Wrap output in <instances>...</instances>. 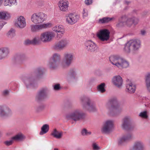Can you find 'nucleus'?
Masks as SVG:
<instances>
[{
  "mask_svg": "<svg viewBox=\"0 0 150 150\" xmlns=\"http://www.w3.org/2000/svg\"><path fill=\"white\" fill-rule=\"evenodd\" d=\"M1 132H0V136L1 135Z\"/></svg>",
  "mask_w": 150,
  "mask_h": 150,
  "instance_id": "58",
  "label": "nucleus"
},
{
  "mask_svg": "<svg viewBox=\"0 0 150 150\" xmlns=\"http://www.w3.org/2000/svg\"><path fill=\"white\" fill-rule=\"evenodd\" d=\"M52 24L51 23H47L40 24H31L30 25V30L32 32L36 33L43 29L51 27Z\"/></svg>",
  "mask_w": 150,
  "mask_h": 150,
  "instance_id": "10",
  "label": "nucleus"
},
{
  "mask_svg": "<svg viewBox=\"0 0 150 150\" xmlns=\"http://www.w3.org/2000/svg\"><path fill=\"white\" fill-rule=\"evenodd\" d=\"M52 29L53 31L56 32L57 35L60 34L62 36L65 32L64 29L62 25H56L52 28Z\"/></svg>",
  "mask_w": 150,
  "mask_h": 150,
  "instance_id": "27",
  "label": "nucleus"
},
{
  "mask_svg": "<svg viewBox=\"0 0 150 150\" xmlns=\"http://www.w3.org/2000/svg\"><path fill=\"white\" fill-rule=\"evenodd\" d=\"M51 134L57 139H60L62 137L63 132H62L59 131L56 129H54L52 132Z\"/></svg>",
  "mask_w": 150,
  "mask_h": 150,
  "instance_id": "30",
  "label": "nucleus"
},
{
  "mask_svg": "<svg viewBox=\"0 0 150 150\" xmlns=\"http://www.w3.org/2000/svg\"><path fill=\"white\" fill-rule=\"evenodd\" d=\"M85 48L86 51L93 52L96 51L98 47L96 44L91 40L86 41L84 43Z\"/></svg>",
  "mask_w": 150,
  "mask_h": 150,
  "instance_id": "16",
  "label": "nucleus"
},
{
  "mask_svg": "<svg viewBox=\"0 0 150 150\" xmlns=\"http://www.w3.org/2000/svg\"><path fill=\"white\" fill-rule=\"evenodd\" d=\"M77 74L75 69H71L67 76L66 79L69 82L73 81L77 78Z\"/></svg>",
  "mask_w": 150,
  "mask_h": 150,
  "instance_id": "25",
  "label": "nucleus"
},
{
  "mask_svg": "<svg viewBox=\"0 0 150 150\" xmlns=\"http://www.w3.org/2000/svg\"><path fill=\"white\" fill-rule=\"evenodd\" d=\"M83 18H85L88 15V11L86 9L83 8Z\"/></svg>",
  "mask_w": 150,
  "mask_h": 150,
  "instance_id": "44",
  "label": "nucleus"
},
{
  "mask_svg": "<svg viewBox=\"0 0 150 150\" xmlns=\"http://www.w3.org/2000/svg\"><path fill=\"white\" fill-rule=\"evenodd\" d=\"M25 44L26 45L32 44V40L27 39L25 40Z\"/></svg>",
  "mask_w": 150,
  "mask_h": 150,
  "instance_id": "48",
  "label": "nucleus"
},
{
  "mask_svg": "<svg viewBox=\"0 0 150 150\" xmlns=\"http://www.w3.org/2000/svg\"><path fill=\"white\" fill-rule=\"evenodd\" d=\"M8 35H9L11 37H13L15 35V30L13 28L11 29L8 31Z\"/></svg>",
  "mask_w": 150,
  "mask_h": 150,
  "instance_id": "43",
  "label": "nucleus"
},
{
  "mask_svg": "<svg viewBox=\"0 0 150 150\" xmlns=\"http://www.w3.org/2000/svg\"><path fill=\"white\" fill-rule=\"evenodd\" d=\"M4 24L3 22L0 21V30L2 28Z\"/></svg>",
  "mask_w": 150,
  "mask_h": 150,
  "instance_id": "52",
  "label": "nucleus"
},
{
  "mask_svg": "<svg viewBox=\"0 0 150 150\" xmlns=\"http://www.w3.org/2000/svg\"><path fill=\"white\" fill-rule=\"evenodd\" d=\"M3 0H0V6L1 5Z\"/></svg>",
  "mask_w": 150,
  "mask_h": 150,
  "instance_id": "55",
  "label": "nucleus"
},
{
  "mask_svg": "<svg viewBox=\"0 0 150 150\" xmlns=\"http://www.w3.org/2000/svg\"><path fill=\"white\" fill-rule=\"evenodd\" d=\"M133 24L132 18H129L127 19L126 16H123L121 17L119 20L117 26L118 27L123 26L126 24L128 27H131Z\"/></svg>",
  "mask_w": 150,
  "mask_h": 150,
  "instance_id": "14",
  "label": "nucleus"
},
{
  "mask_svg": "<svg viewBox=\"0 0 150 150\" xmlns=\"http://www.w3.org/2000/svg\"><path fill=\"white\" fill-rule=\"evenodd\" d=\"M13 141H14V140H12V138L11 140L5 141L4 142V143L7 146H9L11 145L12 144L13 142Z\"/></svg>",
  "mask_w": 150,
  "mask_h": 150,
  "instance_id": "46",
  "label": "nucleus"
},
{
  "mask_svg": "<svg viewBox=\"0 0 150 150\" xmlns=\"http://www.w3.org/2000/svg\"><path fill=\"white\" fill-rule=\"evenodd\" d=\"M132 137V135L131 134H125L119 139L118 141V144L120 145H123L127 141L131 140Z\"/></svg>",
  "mask_w": 150,
  "mask_h": 150,
  "instance_id": "22",
  "label": "nucleus"
},
{
  "mask_svg": "<svg viewBox=\"0 0 150 150\" xmlns=\"http://www.w3.org/2000/svg\"><path fill=\"white\" fill-rule=\"evenodd\" d=\"M25 57V55L23 54H19L17 56L18 58L20 59H24Z\"/></svg>",
  "mask_w": 150,
  "mask_h": 150,
  "instance_id": "50",
  "label": "nucleus"
},
{
  "mask_svg": "<svg viewBox=\"0 0 150 150\" xmlns=\"http://www.w3.org/2000/svg\"><path fill=\"white\" fill-rule=\"evenodd\" d=\"M91 131L88 130L85 128L82 129L81 131V134L83 136H87L91 135Z\"/></svg>",
  "mask_w": 150,
  "mask_h": 150,
  "instance_id": "40",
  "label": "nucleus"
},
{
  "mask_svg": "<svg viewBox=\"0 0 150 150\" xmlns=\"http://www.w3.org/2000/svg\"><path fill=\"white\" fill-rule=\"evenodd\" d=\"M47 89H42L38 93L35 97V100L38 101L46 98L48 96Z\"/></svg>",
  "mask_w": 150,
  "mask_h": 150,
  "instance_id": "19",
  "label": "nucleus"
},
{
  "mask_svg": "<svg viewBox=\"0 0 150 150\" xmlns=\"http://www.w3.org/2000/svg\"><path fill=\"white\" fill-rule=\"evenodd\" d=\"M15 25L19 29H22L24 28L26 25L25 18L23 16H18L15 21Z\"/></svg>",
  "mask_w": 150,
  "mask_h": 150,
  "instance_id": "15",
  "label": "nucleus"
},
{
  "mask_svg": "<svg viewBox=\"0 0 150 150\" xmlns=\"http://www.w3.org/2000/svg\"><path fill=\"white\" fill-rule=\"evenodd\" d=\"M41 41L40 38L38 36H35L32 40V42L33 44H37L40 43Z\"/></svg>",
  "mask_w": 150,
  "mask_h": 150,
  "instance_id": "38",
  "label": "nucleus"
},
{
  "mask_svg": "<svg viewBox=\"0 0 150 150\" xmlns=\"http://www.w3.org/2000/svg\"><path fill=\"white\" fill-rule=\"evenodd\" d=\"M85 2L86 5H89L92 3V0H85Z\"/></svg>",
  "mask_w": 150,
  "mask_h": 150,
  "instance_id": "49",
  "label": "nucleus"
},
{
  "mask_svg": "<svg viewBox=\"0 0 150 150\" xmlns=\"http://www.w3.org/2000/svg\"><path fill=\"white\" fill-rule=\"evenodd\" d=\"M69 41L67 39H62L56 42L53 48L56 50H61L66 48L69 45Z\"/></svg>",
  "mask_w": 150,
  "mask_h": 150,
  "instance_id": "12",
  "label": "nucleus"
},
{
  "mask_svg": "<svg viewBox=\"0 0 150 150\" xmlns=\"http://www.w3.org/2000/svg\"><path fill=\"white\" fill-rule=\"evenodd\" d=\"M10 14L6 11L0 12V19L3 20H7L11 17Z\"/></svg>",
  "mask_w": 150,
  "mask_h": 150,
  "instance_id": "32",
  "label": "nucleus"
},
{
  "mask_svg": "<svg viewBox=\"0 0 150 150\" xmlns=\"http://www.w3.org/2000/svg\"><path fill=\"white\" fill-rule=\"evenodd\" d=\"M23 81L27 88L33 87L35 80L32 77L30 76L25 78Z\"/></svg>",
  "mask_w": 150,
  "mask_h": 150,
  "instance_id": "24",
  "label": "nucleus"
},
{
  "mask_svg": "<svg viewBox=\"0 0 150 150\" xmlns=\"http://www.w3.org/2000/svg\"><path fill=\"white\" fill-rule=\"evenodd\" d=\"M146 33V32L144 30H142L141 31V34L142 35H145Z\"/></svg>",
  "mask_w": 150,
  "mask_h": 150,
  "instance_id": "53",
  "label": "nucleus"
},
{
  "mask_svg": "<svg viewBox=\"0 0 150 150\" xmlns=\"http://www.w3.org/2000/svg\"><path fill=\"white\" fill-rule=\"evenodd\" d=\"M10 53L9 49L7 47L0 48V60L6 57Z\"/></svg>",
  "mask_w": 150,
  "mask_h": 150,
  "instance_id": "26",
  "label": "nucleus"
},
{
  "mask_svg": "<svg viewBox=\"0 0 150 150\" xmlns=\"http://www.w3.org/2000/svg\"><path fill=\"white\" fill-rule=\"evenodd\" d=\"M75 56L74 54L70 52H65L63 55L61 66L63 68H66L69 67L74 60Z\"/></svg>",
  "mask_w": 150,
  "mask_h": 150,
  "instance_id": "6",
  "label": "nucleus"
},
{
  "mask_svg": "<svg viewBox=\"0 0 150 150\" xmlns=\"http://www.w3.org/2000/svg\"><path fill=\"white\" fill-rule=\"evenodd\" d=\"M112 81L114 85L118 88H120L123 83L122 79L119 75L114 76L112 79Z\"/></svg>",
  "mask_w": 150,
  "mask_h": 150,
  "instance_id": "21",
  "label": "nucleus"
},
{
  "mask_svg": "<svg viewBox=\"0 0 150 150\" xmlns=\"http://www.w3.org/2000/svg\"><path fill=\"white\" fill-rule=\"evenodd\" d=\"M145 82L147 91L150 92V73H148L145 76Z\"/></svg>",
  "mask_w": 150,
  "mask_h": 150,
  "instance_id": "31",
  "label": "nucleus"
},
{
  "mask_svg": "<svg viewBox=\"0 0 150 150\" xmlns=\"http://www.w3.org/2000/svg\"><path fill=\"white\" fill-rule=\"evenodd\" d=\"M4 4L5 6H11L17 5V2L16 0H4Z\"/></svg>",
  "mask_w": 150,
  "mask_h": 150,
  "instance_id": "35",
  "label": "nucleus"
},
{
  "mask_svg": "<svg viewBox=\"0 0 150 150\" xmlns=\"http://www.w3.org/2000/svg\"><path fill=\"white\" fill-rule=\"evenodd\" d=\"M132 20H133V24L134 25H136L138 24L139 20L137 18L134 17H132Z\"/></svg>",
  "mask_w": 150,
  "mask_h": 150,
  "instance_id": "45",
  "label": "nucleus"
},
{
  "mask_svg": "<svg viewBox=\"0 0 150 150\" xmlns=\"http://www.w3.org/2000/svg\"><path fill=\"white\" fill-rule=\"evenodd\" d=\"M110 32L107 29H104L99 30L97 36L99 39L101 41H107L110 38Z\"/></svg>",
  "mask_w": 150,
  "mask_h": 150,
  "instance_id": "11",
  "label": "nucleus"
},
{
  "mask_svg": "<svg viewBox=\"0 0 150 150\" xmlns=\"http://www.w3.org/2000/svg\"><path fill=\"white\" fill-rule=\"evenodd\" d=\"M126 90L129 93H134L136 90V85L132 82H127L126 85Z\"/></svg>",
  "mask_w": 150,
  "mask_h": 150,
  "instance_id": "28",
  "label": "nucleus"
},
{
  "mask_svg": "<svg viewBox=\"0 0 150 150\" xmlns=\"http://www.w3.org/2000/svg\"><path fill=\"white\" fill-rule=\"evenodd\" d=\"M126 3L127 4H128L129 3V2H128V1H126Z\"/></svg>",
  "mask_w": 150,
  "mask_h": 150,
  "instance_id": "56",
  "label": "nucleus"
},
{
  "mask_svg": "<svg viewBox=\"0 0 150 150\" xmlns=\"http://www.w3.org/2000/svg\"><path fill=\"white\" fill-rule=\"evenodd\" d=\"M54 150H58L57 149L55 148L54 149Z\"/></svg>",
  "mask_w": 150,
  "mask_h": 150,
  "instance_id": "57",
  "label": "nucleus"
},
{
  "mask_svg": "<svg viewBox=\"0 0 150 150\" xmlns=\"http://www.w3.org/2000/svg\"><path fill=\"white\" fill-rule=\"evenodd\" d=\"M141 46V42L139 39H132L126 44L124 50L127 53L134 54L138 51Z\"/></svg>",
  "mask_w": 150,
  "mask_h": 150,
  "instance_id": "1",
  "label": "nucleus"
},
{
  "mask_svg": "<svg viewBox=\"0 0 150 150\" xmlns=\"http://www.w3.org/2000/svg\"><path fill=\"white\" fill-rule=\"evenodd\" d=\"M85 117V114L79 109H75L66 115V118L67 120H72L75 121L83 120Z\"/></svg>",
  "mask_w": 150,
  "mask_h": 150,
  "instance_id": "3",
  "label": "nucleus"
},
{
  "mask_svg": "<svg viewBox=\"0 0 150 150\" xmlns=\"http://www.w3.org/2000/svg\"><path fill=\"white\" fill-rule=\"evenodd\" d=\"M12 112L8 107L0 106V117H9L12 116Z\"/></svg>",
  "mask_w": 150,
  "mask_h": 150,
  "instance_id": "17",
  "label": "nucleus"
},
{
  "mask_svg": "<svg viewBox=\"0 0 150 150\" xmlns=\"http://www.w3.org/2000/svg\"><path fill=\"white\" fill-rule=\"evenodd\" d=\"M25 137L21 133H19L12 137V140L16 141H22L25 139Z\"/></svg>",
  "mask_w": 150,
  "mask_h": 150,
  "instance_id": "33",
  "label": "nucleus"
},
{
  "mask_svg": "<svg viewBox=\"0 0 150 150\" xmlns=\"http://www.w3.org/2000/svg\"><path fill=\"white\" fill-rule=\"evenodd\" d=\"M91 147L93 150H100L101 149V147L99 145L98 143L95 142H92Z\"/></svg>",
  "mask_w": 150,
  "mask_h": 150,
  "instance_id": "37",
  "label": "nucleus"
},
{
  "mask_svg": "<svg viewBox=\"0 0 150 150\" xmlns=\"http://www.w3.org/2000/svg\"><path fill=\"white\" fill-rule=\"evenodd\" d=\"M49 129V125L47 124L43 125L41 128V131L40 132V135H42L48 132Z\"/></svg>",
  "mask_w": 150,
  "mask_h": 150,
  "instance_id": "34",
  "label": "nucleus"
},
{
  "mask_svg": "<svg viewBox=\"0 0 150 150\" xmlns=\"http://www.w3.org/2000/svg\"><path fill=\"white\" fill-rule=\"evenodd\" d=\"M144 149L143 142L140 141H137L134 143L133 148L130 150H144Z\"/></svg>",
  "mask_w": 150,
  "mask_h": 150,
  "instance_id": "29",
  "label": "nucleus"
},
{
  "mask_svg": "<svg viewBox=\"0 0 150 150\" xmlns=\"http://www.w3.org/2000/svg\"><path fill=\"white\" fill-rule=\"evenodd\" d=\"M9 92L7 90H5L3 91V94L4 96H6L8 94Z\"/></svg>",
  "mask_w": 150,
  "mask_h": 150,
  "instance_id": "51",
  "label": "nucleus"
},
{
  "mask_svg": "<svg viewBox=\"0 0 150 150\" xmlns=\"http://www.w3.org/2000/svg\"><path fill=\"white\" fill-rule=\"evenodd\" d=\"M44 108V106L43 105H41V106H39V107H38V110H40L43 109Z\"/></svg>",
  "mask_w": 150,
  "mask_h": 150,
  "instance_id": "54",
  "label": "nucleus"
},
{
  "mask_svg": "<svg viewBox=\"0 0 150 150\" xmlns=\"http://www.w3.org/2000/svg\"><path fill=\"white\" fill-rule=\"evenodd\" d=\"M105 86V84L104 83H101L97 87L98 90L101 93L104 92L105 91V89L104 88Z\"/></svg>",
  "mask_w": 150,
  "mask_h": 150,
  "instance_id": "39",
  "label": "nucleus"
},
{
  "mask_svg": "<svg viewBox=\"0 0 150 150\" xmlns=\"http://www.w3.org/2000/svg\"><path fill=\"white\" fill-rule=\"evenodd\" d=\"M148 111L147 110L141 112L139 115V116L145 119H147L148 117Z\"/></svg>",
  "mask_w": 150,
  "mask_h": 150,
  "instance_id": "36",
  "label": "nucleus"
},
{
  "mask_svg": "<svg viewBox=\"0 0 150 150\" xmlns=\"http://www.w3.org/2000/svg\"><path fill=\"white\" fill-rule=\"evenodd\" d=\"M54 89L56 91H58L60 89L61 87L60 84H55L54 86Z\"/></svg>",
  "mask_w": 150,
  "mask_h": 150,
  "instance_id": "47",
  "label": "nucleus"
},
{
  "mask_svg": "<svg viewBox=\"0 0 150 150\" xmlns=\"http://www.w3.org/2000/svg\"><path fill=\"white\" fill-rule=\"evenodd\" d=\"M47 15L43 12H40L33 13L31 16V21L35 24L42 23L46 21Z\"/></svg>",
  "mask_w": 150,
  "mask_h": 150,
  "instance_id": "7",
  "label": "nucleus"
},
{
  "mask_svg": "<svg viewBox=\"0 0 150 150\" xmlns=\"http://www.w3.org/2000/svg\"><path fill=\"white\" fill-rule=\"evenodd\" d=\"M79 18V16L78 15L71 13L67 16L66 21L68 23L73 25L77 22Z\"/></svg>",
  "mask_w": 150,
  "mask_h": 150,
  "instance_id": "18",
  "label": "nucleus"
},
{
  "mask_svg": "<svg viewBox=\"0 0 150 150\" xmlns=\"http://www.w3.org/2000/svg\"><path fill=\"white\" fill-rule=\"evenodd\" d=\"M80 100L84 108H85L84 104L85 103H86L87 107L86 108V109L89 112H93L96 110L95 103L89 98L83 96L81 98Z\"/></svg>",
  "mask_w": 150,
  "mask_h": 150,
  "instance_id": "8",
  "label": "nucleus"
},
{
  "mask_svg": "<svg viewBox=\"0 0 150 150\" xmlns=\"http://www.w3.org/2000/svg\"><path fill=\"white\" fill-rule=\"evenodd\" d=\"M109 60L112 65L120 69L126 68L129 66V62L118 55L110 56Z\"/></svg>",
  "mask_w": 150,
  "mask_h": 150,
  "instance_id": "2",
  "label": "nucleus"
},
{
  "mask_svg": "<svg viewBox=\"0 0 150 150\" xmlns=\"http://www.w3.org/2000/svg\"><path fill=\"white\" fill-rule=\"evenodd\" d=\"M130 117L128 116H126L123 118L121 125V127L123 129H126L129 126H134V125L130 123Z\"/></svg>",
  "mask_w": 150,
  "mask_h": 150,
  "instance_id": "23",
  "label": "nucleus"
},
{
  "mask_svg": "<svg viewBox=\"0 0 150 150\" xmlns=\"http://www.w3.org/2000/svg\"><path fill=\"white\" fill-rule=\"evenodd\" d=\"M61 59V56L59 54L57 53H54L49 60L48 67L52 69L57 68L60 66Z\"/></svg>",
  "mask_w": 150,
  "mask_h": 150,
  "instance_id": "5",
  "label": "nucleus"
},
{
  "mask_svg": "<svg viewBox=\"0 0 150 150\" xmlns=\"http://www.w3.org/2000/svg\"><path fill=\"white\" fill-rule=\"evenodd\" d=\"M116 98H112L110 99L106 104V107L108 109V113L112 116H114L120 113L122 111L121 108L115 107L112 104L116 102Z\"/></svg>",
  "mask_w": 150,
  "mask_h": 150,
  "instance_id": "4",
  "label": "nucleus"
},
{
  "mask_svg": "<svg viewBox=\"0 0 150 150\" xmlns=\"http://www.w3.org/2000/svg\"><path fill=\"white\" fill-rule=\"evenodd\" d=\"M43 73V70L41 68H38L35 71V74L37 76H38Z\"/></svg>",
  "mask_w": 150,
  "mask_h": 150,
  "instance_id": "42",
  "label": "nucleus"
},
{
  "mask_svg": "<svg viewBox=\"0 0 150 150\" xmlns=\"http://www.w3.org/2000/svg\"><path fill=\"white\" fill-rule=\"evenodd\" d=\"M69 4L67 0H61L59 1L58 6L61 11L65 12L68 10Z\"/></svg>",
  "mask_w": 150,
  "mask_h": 150,
  "instance_id": "20",
  "label": "nucleus"
},
{
  "mask_svg": "<svg viewBox=\"0 0 150 150\" xmlns=\"http://www.w3.org/2000/svg\"><path fill=\"white\" fill-rule=\"evenodd\" d=\"M55 34L52 31H47L41 33L40 34V40L43 42L51 41L55 37Z\"/></svg>",
  "mask_w": 150,
  "mask_h": 150,
  "instance_id": "13",
  "label": "nucleus"
},
{
  "mask_svg": "<svg viewBox=\"0 0 150 150\" xmlns=\"http://www.w3.org/2000/svg\"><path fill=\"white\" fill-rule=\"evenodd\" d=\"M113 18H109L108 17H105L102 19L99 20V21L102 23H106L111 21Z\"/></svg>",
  "mask_w": 150,
  "mask_h": 150,
  "instance_id": "41",
  "label": "nucleus"
},
{
  "mask_svg": "<svg viewBox=\"0 0 150 150\" xmlns=\"http://www.w3.org/2000/svg\"><path fill=\"white\" fill-rule=\"evenodd\" d=\"M114 127V121L112 120H108L104 123L101 131L104 133L109 134L112 132Z\"/></svg>",
  "mask_w": 150,
  "mask_h": 150,
  "instance_id": "9",
  "label": "nucleus"
}]
</instances>
